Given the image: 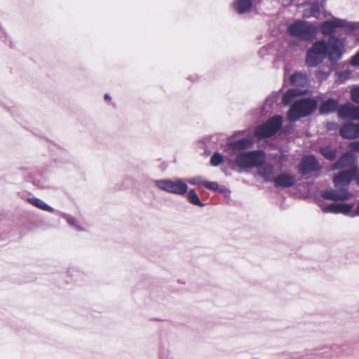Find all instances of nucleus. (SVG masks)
Returning <instances> with one entry per match:
<instances>
[{
    "instance_id": "obj_33",
    "label": "nucleus",
    "mask_w": 359,
    "mask_h": 359,
    "mask_svg": "<svg viewBox=\"0 0 359 359\" xmlns=\"http://www.w3.org/2000/svg\"><path fill=\"white\" fill-rule=\"evenodd\" d=\"M351 65L353 66H359V52L353 57Z\"/></svg>"
},
{
    "instance_id": "obj_34",
    "label": "nucleus",
    "mask_w": 359,
    "mask_h": 359,
    "mask_svg": "<svg viewBox=\"0 0 359 359\" xmlns=\"http://www.w3.org/2000/svg\"><path fill=\"white\" fill-rule=\"evenodd\" d=\"M355 181L357 183V184L359 185V170H358L356 168H355Z\"/></svg>"
},
{
    "instance_id": "obj_37",
    "label": "nucleus",
    "mask_w": 359,
    "mask_h": 359,
    "mask_svg": "<svg viewBox=\"0 0 359 359\" xmlns=\"http://www.w3.org/2000/svg\"><path fill=\"white\" fill-rule=\"evenodd\" d=\"M104 98H105V100H110L111 99L110 96L108 94H105Z\"/></svg>"
},
{
    "instance_id": "obj_8",
    "label": "nucleus",
    "mask_w": 359,
    "mask_h": 359,
    "mask_svg": "<svg viewBox=\"0 0 359 359\" xmlns=\"http://www.w3.org/2000/svg\"><path fill=\"white\" fill-rule=\"evenodd\" d=\"M320 169L319 163L314 156H306L302 158L299 167V172L307 179L311 172Z\"/></svg>"
},
{
    "instance_id": "obj_13",
    "label": "nucleus",
    "mask_w": 359,
    "mask_h": 359,
    "mask_svg": "<svg viewBox=\"0 0 359 359\" xmlns=\"http://www.w3.org/2000/svg\"><path fill=\"white\" fill-rule=\"evenodd\" d=\"M344 139L352 140L359 137V123H348L343 125L339 130Z\"/></svg>"
},
{
    "instance_id": "obj_4",
    "label": "nucleus",
    "mask_w": 359,
    "mask_h": 359,
    "mask_svg": "<svg viewBox=\"0 0 359 359\" xmlns=\"http://www.w3.org/2000/svg\"><path fill=\"white\" fill-rule=\"evenodd\" d=\"M265 161V153L261 150L241 152L235 158V163L241 168L261 166Z\"/></svg>"
},
{
    "instance_id": "obj_12",
    "label": "nucleus",
    "mask_w": 359,
    "mask_h": 359,
    "mask_svg": "<svg viewBox=\"0 0 359 359\" xmlns=\"http://www.w3.org/2000/svg\"><path fill=\"white\" fill-rule=\"evenodd\" d=\"M338 116L342 119L359 120V107L350 102L339 105Z\"/></svg>"
},
{
    "instance_id": "obj_17",
    "label": "nucleus",
    "mask_w": 359,
    "mask_h": 359,
    "mask_svg": "<svg viewBox=\"0 0 359 359\" xmlns=\"http://www.w3.org/2000/svg\"><path fill=\"white\" fill-rule=\"evenodd\" d=\"M187 182L191 185H203L211 190H216L218 188V184L215 182H208L201 176H195L187 179Z\"/></svg>"
},
{
    "instance_id": "obj_26",
    "label": "nucleus",
    "mask_w": 359,
    "mask_h": 359,
    "mask_svg": "<svg viewBox=\"0 0 359 359\" xmlns=\"http://www.w3.org/2000/svg\"><path fill=\"white\" fill-rule=\"evenodd\" d=\"M187 199L189 202L194 205H197L198 207H203L205 205L201 201L198 195L194 189H190L189 191H187Z\"/></svg>"
},
{
    "instance_id": "obj_3",
    "label": "nucleus",
    "mask_w": 359,
    "mask_h": 359,
    "mask_svg": "<svg viewBox=\"0 0 359 359\" xmlns=\"http://www.w3.org/2000/svg\"><path fill=\"white\" fill-rule=\"evenodd\" d=\"M288 34L294 38L302 41H311L316 35V29L311 23L296 20L287 27Z\"/></svg>"
},
{
    "instance_id": "obj_23",
    "label": "nucleus",
    "mask_w": 359,
    "mask_h": 359,
    "mask_svg": "<svg viewBox=\"0 0 359 359\" xmlns=\"http://www.w3.org/2000/svg\"><path fill=\"white\" fill-rule=\"evenodd\" d=\"M290 83L296 86H305L309 81L308 76L302 73H294L290 78Z\"/></svg>"
},
{
    "instance_id": "obj_9",
    "label": "nucleus",
    "mask_w": 359,
    "mask_h": 359,
    "mask_svg": "<svg viewBox=\"0 0 359 359\" xmlns=\"http://www.w3.org/2000/svg\"><path fill=\"white\" fill-rule=\"evenodd\" d=\"M355 169L345 170L339 172L333 178V183L337 189L348 190V186L353 179L355 180Z\"/></svg>"
},
{
    "instance_id": "obj_6",
    "label": "nucleus",
    "mask_w": 359,
    "mask_h": 359,
    "mask_svg": "<svg viewBox=\"0 0 359 359\" xmlns=\"http://www.w3.org/2000/svg\"><path fill=\"white\" fill-rule=\"evenodd\" d=\"M154 184L159 189L177 195L183 196L188 191L187 183L180 178L157 180Z\"/></svg>"
},
{
    "instance_id": "obj_24",
    "label": "nucleus",
    "mask_w": 359,
    "mask_h": 359,
    "mask_svg": "<svg viewBox=\"0 0 359 359\" xmlns=\"http://www.w3.org/2000/svg\"><path fill=\"white\" fill-rule=\"evenodd\" d=\"M28 201L31 204H32L33 205H34L35 207H36L41 210H45V211H47L49 212H54V209L52 207H50V205H48V204H46L41 199H39L37 198H30L28 199Z\"/></svg>"
},
{
    "instance_id": "obj_14",
    "label": "nucleus",
    "mask_w": 359,
    "mask_h": 359,
    "mask_svg": "<svg viewBox=\"0 0 359 359\" xmlns=\"http://www.w3.org/2000/svg\"><path fill=\"white\" fill-rule=\"evenodd\" d=\"M355 163V156L350 151L345 152L339 158L332 164V170H336L353 165Z\"/></svg>"
},
{
    "instance_id": "obj_19",
    "label": "nucleus",
    "mask_w": 359,
    "mask_h": 359,
    "mask_svg": "<svg viewBox=\"0 0 359 359\" xmlns=\"http://www.w3.org/2000/svg\"><path fill=\"white\" fill-rule=\"evenodd\" d=\"M307 8L306 9L304 17L310 18L314 17L316 18H320V5L316 2L306 5Z\"/></svg>"
},
{
    "instance_id": "obj_30",
    "label": "nucleus",
    "mask_w": 359,
    "mask_h": 359,
    "mask_svg": "<svg viewBox=\"0 0 359 359\" xmlns=\"http://www.w3.org/2000/svg\"><path fill=\"white\" fill-rule=\"evenodd\" d=\"M351 97L354 102L359 104V86H355L351 88Z\"/></svg>"
},
{
    "instance_id": "obj_32",
    "label": "nucleus",
    "mask_w": 359,
    "mask_h": 359,
    "mask_svg": "<svg viewBox=\"0 0 359 359\" xmlns=\"http://www.w3.org/2000/svg\"><path fill=\"white\" fill-rule=\"evenodd\" d=\"M325 128L327 130H336L338 128V124L336 122L326 123Z\"/></svg>"
},
{
    "instance_id": "obj_11",
    "label": "nucleus",
    "mask_w": 359,
    "mask_h": 359,
    "mask_svg": "<svg viewBox=\"0 0 359 359\" xmlns=\"http://www.w3.org/2000/svg\"><path fill=\"white\" fill-rule=\"evenodd\" d=\"M243 133V132L239 131L234 135L230 136L227 139L226 142L227 149L231 150L232 151H236L252 147L253 142L248 138H242L237 140H233L235 137L239 135H242Z\"/></svg>"
},
{
    "instance_id": "obj_27",
    "label": "nucleus",
    "mask_w": 359,
    "mask_h": 359,
    "mask_svg": "<svg viewBox=\"0 0 359 359\" xmlns=\"http://www.w3.org/2000/svg\"><path fill=\"white\" fill-rule=\"evenodd\" d=\"M354 205L353 203L351 204H349V203H337V214L338 213H341V214H344V215H348V213L351 212V211L352 210L353 208Z\"/></svg>"
},
{
    "instance_id": "obj_22",
    "label": "nucleus",
    "mask_w": 359,
    "mask_h": 359,
    "mask_svg": "<svg viewBox=\"0 0 359 359\" xmlns=\"http://www.w3.org/2000/svg\"><path fill=\"white\" fill-rule=\"evenodd\" d=\"M60 215L67 222L68 225L76 231H85V229L79 224L78 220L74 217L65 212H60Z\"/></svg>"
},
{
    "instance_id": "obj_10",
    "label": "nucleus",
    "mask_w": 359,
    "mask_h": 359,
    "mask_svg": "<svg viewBox=\"0 0 359 359\" xmlns=\"http://www.w3.org/2000/svg\"><path fill=\"white\" fill-rule=\"evenodd\" d=\"M320 194L324 199L333 201H344L349 199L351 196V194L344 189H327L322 190Z\"/></svg>"
},
{
    "instance_id": "obj_5",
    "label": "nucleus",
    "mask_w": 359,
    "mask_h": 359,
    "mask_svg": "<svg viewBox=\"0 0 359 359\" xmlns=\"http://www.w3.org/2000/svg\"><path fill=\"white\" fill-rule=\"evenodd\" d=\"M338 27L344 28L347 31H353L359 29V23L351 22L346 20L333 18L330 20H326L322 22L320 30L323 35L325 36H334V33L335 29Z\"/></svg>"
},
{
    "instance_id": "obj_28",
    "label": "nucleus",
    "mask_w": 359,
    "mask_h": 359,
    "mask_svg": "<svg viewBox=\"0 0 359 359\" xmlns=\"http://www.w3.org/2000/svg\"><path fill=\"white\" fill-rule=\"evenodd\" d=\"M337 203H332L327 205H321V210L325 213L337 214Z\"/></svg>"
},
{
    "instance_id": "obj_25",
    "label": "nucleus",
    "mask_w": 359,
    "mask_h": 359,
    "mask_svg": "<svg viewBox=\"0 0 359 359\" xmlns=\"http://www.w3.org/2000/svg\"><path fill=\"white\" fill-rule=\"evenodd\" d=\"M302 90L297 88H292L287 90L283 96V102L288 104L292 102L293 99L302 94Z\"/></svg>"
},
{
    "instance_id": "obj_7",
    "label": "nucleus",
    "mask_w": 359,
    "mask_h": 359,
    "mask_svg": "<svg viewBox=\"0 0 359 359\" xmlns=\"http://www.w3.org/2000/svg\"><path fill=\"white\" fill-rule=\"evenodd\" d=\"M282 124V117L274 116L266 123L257 126L255 130V135L260 139L271 137L281 128Z\"/></svg>"
},
{
    "instance_id": "obj_20",
    "label": "nucleus",
    "mask_w": 359,
    "mask_h": 359,
    "mask_svg": "<svg viewBox=\"0 0 359 359\" xmlns=\"http://www.w3.org/2000/svg\"><path fill=\"white\" fill-rule=\"evenodd\" d=\"M235 9L239 14L249 12L252 7V0H236Z\"/></svg>"
},
{
    "instance_id": "obj_31",
    "label": "nucleus",
    "mask_w": 359,
    "mask_h": 359,
    "mask_svg": "<svg viewBox=\"0 0 359 359\" xmlns=\"http://www.w3.org/2000/svg\"><path fill=\"white\" fill-rule=\"evenodd\" d=\"M348 151L351 152H359V140L351 142L348 144Z\"/></svg>"
},
{
    "instance_id": "obj_36",
    "label": "nucleus",
    "mask_w": 359,
    "mask_h": 359,
    "mask_svg": "<svg viewBox=\"0 0 359 359\" xmlns=\"http://www.w3.org/2000/svg\"><path fill=\"white\" fill-rule=\"evenodd\" d=\"M354 215L359 216V201H358V206L355 209V212Z\"/></svg>"
},
{
    "instance_id": "obj_2",
    "label": "nucleus",
    "mask_w": 359,
    "mask_h": 359,
    "mask_svg": "<svg viewBox=\"0 0 359 359\" xmlns=\"http://www.w3.org/2000/svg\"><path fill=\"white\" fill-rule=\"evenodd\" d=\"M317 105V101L311 98L296 100L287 111L288 119L294 122L302 117L309 116L316 109Z\"/></svg>"
},
{
    "instance_id": "obj_16",
    "label": "nucleus",
    "mask_w": 359,
    "mask_h": 359,
    "mask_svg": "<svg viewBox=\"0 0 359 359\" xmlns=\"http://www.w3.org/2000/svg\"><path fill=\"white\" fill-rule=\"evenodd\" d=\"M339 101L333 98H328L323 101L319 107V112L321 114H330L338 111Z\"/></svg>"
},
{
    "instance_id": "obj_29",
    "label": "nucleus",
    "mask_w": 359,
    "mask_h": 359,
    "mask_svg": "<svg viewBox=\"0 0 359 359\" xmlns=\"http://www.w3.org/2000/svg\"><path fill=\"white\" fill-rule=\"evenodd\" d=\"M224 161V157L218 152H215L210 158V164L212 166L217 167Z\"/></svg>"
},
{
    "instance_id": "obj_1",
    "label": "nucleus",
    "mask_w": 359,
    "mask_h": 359,
    "mask_svg": "<svg viewBox=\"0 0 359 359\" xmlns=\"http://www.w3.org/2000/svg\"><path fill=\"white\" fill-rule=\"evenodd\" d=\"M344 47V39L336 36L314 42L307 50L305 64L308 67H315L322 63L327 57L330 62L334 65L342 57Z\"/></svg>"
},
{
    "instance_id": "obj_21",
    "label": "nucleus",
    "mask_w": 359,
    "mask_h": 359,
    "mask_svg": "<svg viewBox=\"0 0 359 359\" xmlns=\"http://www.w3.org/2000/svg\"><path fill=\"white\" fill-rule=\"evenodd\" d=\"M320 152L323 156L329 161H334L337 156V149L330 145L320 147Z\"/></svg>"
},
{
    "instance_id": "obj_18",
    "label": "nucleus",
    "mask_w": 359,
    "mask_h": 359,
    "mask_svg": "<svg viewBox=\"0 0 359 359\" xmlns=\"http://www.w3.org/2000/svg\"><path fill=\"white\" fill-rule=\"evenodd\" d=\"M259 167L258 175L263 177L265 182H273L274 167L271 164H264Z\"/></svg>"
},
{
    "instance_id": "obj_35",
    "label": "nucleus",
    "mask_w": 359,
    "mask_h": 359,
    "mask_svg": "<svg viewBox=\"0 0 359 359\" xmlns=\"http://www.w3.org/2000/svg\"><path fill=\"white\" fill-rule=\"evenodd\" d=\"M4 35H5L4 30L3 27L0 25V38L3 39Z\"/></svg>"
},
{
    "instance_id": "obj_15",
    "label": "nucleus",
    "mask_w": 359,
    "mask_h": 359,
    "mask_svg": "<svg viewBox=\"0 0 359 359\" xmlns=\"http://www.w3.org/2000/svg\"><path fill=\"white\" fill-rule=\"evenodd\" d=\"M276 187L289 188L296 183L294 176L290 173L284 172L273 178Z\"/></svg>"
}]
</instances>
